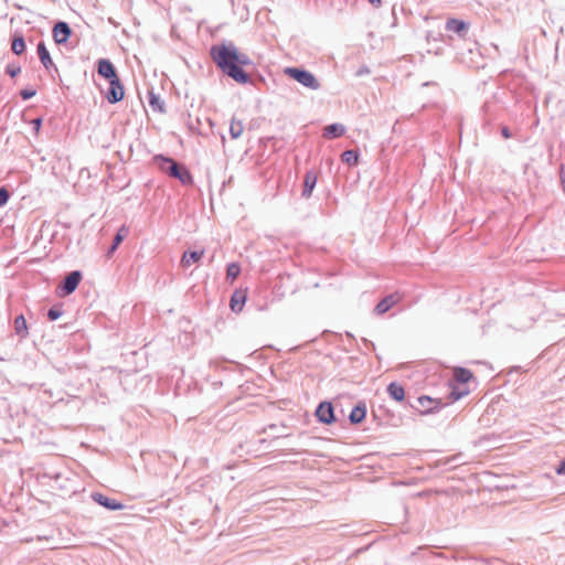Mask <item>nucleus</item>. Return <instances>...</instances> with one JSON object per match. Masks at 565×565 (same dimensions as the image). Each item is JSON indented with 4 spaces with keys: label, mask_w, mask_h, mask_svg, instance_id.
I'll return each instance as SVG.
<instances>
[{
    "label": "nucleus",
    "mask_w": 565,
    "mask_h": 565,
    "mask_svg": "<svg viewBox=\"0 0 565 565\" xmlns=\"http://www.w3.org/2000/svg\"><path fill=\"white\" fill-rule=\"evenodd\" d=\"M284 72L287 76L297 81L305 87H308L313 90L319 89V87H320V83L316 78V76L306 70H300L297 67H287V68H285Z\"/></svg>",
    "instance_id": "nucleus-3"
},
{
    "label": "nucleus",
    "mask_w": 565,
    "mask_h": 565,
    "mask_svg": "<svg viewBox=\"0 0 565 565\" xmlns=\"http://www.w3.org/2000/svg\"><path fill=\"white\" fill-rule=\"evenodd\" d=\"M124 95H125V90H124V86L121 85V83L119 81V77H117L113 81H109V89L106 95L107 100L110 104H115V103L120 102L124 98Z\"/></svg>",
    "instance_id": "nucleus-5"
},
{
    "label": "nucleus",
    "mask_w": 565,
    "mask_h": 565,
    "mask_svg": "<svg viewBox=\"0 0 565 565\" xmlns=\"http://www.w3.org/2000/svg\"><path fill=\"white\" fill-rule=\"evenodd\" d=\"M244 131V125L242 120H237L235 118L232 119L230 125V134L232 138L236 139L242 136Z\"/></svg>",
    "instance_id": "nucleus-20"
},
{
    "label": "nucleus",
    "mask_w": 565,
    "mask_h": 565,
    "mask_svg": "<svg viewBox=\"0 0 565 565\" xmlns=\"http://www.w3.org/2000/svg\"><path fill=\"white\" fill-rule=\"evenodd\" d=\"M501 132H502V136H503L505 139H509V138L511 137V132H510V130H509V128H508V127H503V128L501 129Z\"/></svg>",
    "instance_id": "nucleus-32"
},
{
    "label": "nucleus",
    "mask_w": 565,
    "mask_h": 565,
    "mask_svg": "<svg viewBox=\"0 0 565 565\" xmlns=\"http://www.w3.org/2000/svg\"><path fill=\"white\" fill-rule=\"evenodd\" d=\"M556 472L558 475H565V459L561 462V465L558 466V468L556 469Z\"/></svg>",
    "instance_id": "nucleus-31"
},
{
    "label": "nucleus",
    "mask_w": 565,
    "mask_h": 565,
    "mask_svg": "<svg viewBox=\"0 0 565 565\" xmlns=\"http://www.w3.org/2000/svg\"><path fill=\"white\" fill-rule=\"evenodd\" d=\"M211 56L217 66L237 83L248 81V75L242 67L249 64V58L234 45H215L211 49Z\"/></svg>",
    "instance_id": "nucleus-1"
},
{
    "label": "nucleus",
    "mask_w": 565,
    "mask_h": 565,
    "mask_svg": "<svg viewBox=\"0 0 565 565\" xmlns=\"http://www.w3.org/2000/svg\"><path fill=\"white\" fill-rule=\"evenodd\" d=\"M454 377L459 383H468L472 377L473 374L470 370L465 367H455L454 369Z\"/></svg>",
    "instance_id": "nucleus-17"
},
{
    "label": "nucleus",
    "mask_w": 565,
    "mask_h": 565,
    "mask_svg": "<svg viewBox=\"0 0 565 565\" xmlns=\"http://www.w3.org/2000/svg\"><path fill=\"white\" fill-rule=\"evenodd\" d=\"M154 162L162 172L180 180L183 184L192 182V175L189 170L179 166L173 159L163 156H156Z\"/></svg>",
    "instance_id": "nucleus-2"
},
{
    "label": "nucleus",
    "mask_w": 565,
    "mask_h": 565,
    "mask_svg": "<svg viewBox=\"0 0 565 565\" xmlns=\"http://www.w3.org/2000/svg\"><path fill=\"white\" fill-rule=\"evenodd\" d=\"M82 279V274L79 271H72L68 274L63 284V290L65 295H70L77 288L79 281Z\"/></svg>",
    "instance_id": "nucleus-11"
},
{
    "label": "nucleus",
    "mask_w": 565,
    "mask_h": 565,
    "mask_svg": "<svg viewBox=\"0 0 565 565\" xmlns=\"http://www.w3.org/2000/svg\"><path fill=\"white\" fill-rule=\"evenodd\" d=\"M402 301V295L399 292H393L383 298L374 308V313L382 316L386 313L391 308Z\"/></svg>",
    "instance_id": "nucleus-4"
},
{
    "label": "nucleus",
    "mask_w": 565,
    "mask_h": 565,
    "mask_svg": "<svg viewBox=\"0 0 565 565\" xmlns=\"http://www.w3.org/2000/svg\"><path fill=\"white\" fill-rule=\"evenodd\" d=\"M127 235L128 228L126 226H121L115 235L114 243L107 254L108 257H110L115 253L117 247L121 244V242L126 238Z\"/></svg>",
    "instance_id": "nucleus-18"
},
{
    "label": "nucleus",
    "mask_w": 565,
    "mask_h": 565,
    "mask_svg": "<svg viewBox=\"0 0 565 565\" xmlns=\"http://www.w3.org/2000/svg\"><path fill=\"white\" fill-rule=\"evenodd\" d=\"M14 329L18 334L25 335L28 333L26 320L23 316H18L14 320Z\"/></svg>",
    "instance_id": "nucleus-24"
},
{
    "label": "nucleus",
    "mask_w": 565,
    "mask_h": 565,
    "mask_svg": "<svg viewBox=\"0 0 565 565\" xmlns=\"http://www.w3.org/2000/svg\"><path fill=\"white\" fill-rule=\"evenodd\" d=\"M371 4H373L375 8L381 7L382 0H369Z\"/></svg>",
    "instance_id": "nucleus-35"
},
{
    "label": "nucleus",
    "mask_w": 565,
    "mask_h": 565,
    "mask_svg": "<svg viewBox=\"0 0 565 565\" xmlns=\"http://www.w3.org/2000/svg\"><path fill=\"white\" fill-rule=\"evenodd\" d=\"M47 316L50 320H56L61 316V312L54 309H50Z\"/></svg>",
    "instance_id": "nucleus-28"
},
{
    "label": "nucleus",
    "mask_w": 565,
    "mask_h": 565,
    "mask_svg": "<svg viewBox=\"0 0 565 565\" xmlns=\"http://www.w3.org/2000/svg\"><path fill=\"white\" fill-rule=\"evenodd\" d=\"M316 416L319 422L323 424H332L334 422L333 406L329 402H322L319 404Z\"/></svg>",
    "instance_id": "nucleus-6"
},
{
    "label": "nucleus",
    "mask_w": 565,
    "mask_h": 565,
    "mask_svg": "<svg viewBox=\"0 0 565 565\" xmlns=\"http://www.w3.org/2000/svg\"><path fill=\"white\" fill-rule=\"evenodd\" d=\"M247 299L246 289H237L233 292L230 301V307L234 312H241Z\"/></svg>",
    "instance_id": "nucleus-7"
},
{
    "label": "nucleus",
    "mask_w": 565,
    "mask_h": 565,
    "mask_svg": "<svg viewBox=\"0 0 565 565\" xmlns=\"http://www.w3.org/2000/svg\"><path fill=\"white\" fill-rule=\"evenodd\" d=\"M10 198V194L6 188L0 189V206H3L7 204L8 200Z\"/></svg>",
    "instance_id": "nucleus-27"
},
{
    "label": "nucleus",
    "mask_w": 565,
    "mask_h": 565,
    "mask_svg": "<svg viewBox=\"0 0 565 565\" xmlns=\"http://www.w3.org/2000/svg\"><path fill=\"white\" fill-rule=\"evenodd\" d=\"M94 499L99 504L104 505L105 508L109 510H121L124 505L116 500L109 499L103 494H96L94 495Z\"/></svg>",
    "instance_id": "nucleus-15"
},
{
    "label": "nucleus",
    "mask_w": 565,
    "mask_h": 565,
    "mask_svg": "<svg viewBox=\"0 0 565 565\" xmlns=\"http://www.w3.org/2000/svg\"><path fill=\"white\" fill-rule=\"evenodd\" d=\"M204 255V250L200 252H185L181 258L183 267H190L192 264L198 263Z\"/></svg>",
    "instance_id": "nucleus-14"
},
{
    "label": "nucleus",
    "mask_w": 565,
    "mask_h": 565,
    "mask_svg": "<svg viewBox=\"0 0 565 565\" xmlns=\"http://www.w3.org/2000/svg\"><path fill=\"white\" fill-rule=\"evenodd\" d=\"M366 407L364 404L356 405L350 413V420L353 424H360L365 419Z\"/></svg>",
    "instance_id": "nucleus-16"
},
{
    "label": "nucleus",
    "mask_w": 565,
    "mask_h": 565,
    "mask_svg": "<svg viewBox=\"0 0 565 565\" xmlns=\"http://www.w3.org/2000/svg\"><path fill=\"white\" fill-rule=\"evenodd\" d=\"M318 181L317 171H307L303 179L302 196L309 199Z\"/></svg>",
    "instance_id": "nucleus-9"
},
{
    "label": "nucleus",
    "mask_w": 565,
    "mask_h": 565,
    "mask_svg": "<svg viewBox=\"0 0 565 565\" xmlns=\"http://www.w3.org/2000/svg\"><path fill=\"white\" fill-rule=\"evenodd\" d=\"M561 179H562L563 188H565V168L564 167L561 168Z\"/></svg>",
    "instance_id": "nucleus-33"
},
{
    "label": "nucleus",
    "mask_w": 565,
    "mask_h": 565,
    "mask_svg": "<svg viewBox=\"0 0 565 565\" xmlns=\"http://www.w3.org/2000/svg\"><path fill=\"white\" fill-rule=\"evenodd\" d=\"M387 393L388 395L396 402H403L405 398V390L404 387L398 383H391L387 386Z\"/></svg>",
    "instance_id": "nucleus-13"
},
{
    "label": "nucleus",
    "mask_w": 565,
    "mask_h": 565,
    "mask_svg": "<svg viewBox=\"0 0 565 565\" xmlns=\"http://www.w3.org/2000/svg\"><path fill=\"white\" fill-rule=\"evenodd\" d=\"M150 104L153 105L154 104V98H151L150 99Z\"/></svg>",
    "instance_id": "nucleus-36"
},
{
    "label": "nucleus",
    "mask_w": 565,
    "mask_h": 565,
    "mask_svg": "<svg viewBox=\"0 0 565 565\" xmlns=\"http://www.w3.org/2000/svg\"><path fill=\"white\" fill-rule=\"evenodd\" d=\"M38 54L41 60V63L46 70L51 68L54 65L44 42H40L38 44Z\"/></svg>",
    "instance_id": "nucleus-12"
},
{
    "label": "nucleus",
    "mask_w": 565,
    "mask_h": 565,
    "mask_svg": "<svg viewBox=\"0 0 565 565\" xmlns=\"http://www.w3.org/2000/svg\"><path fill=\"white\" fill-rule=\"evenodd\" d=\"M241 273V267L236 263H232L227 266L226 277L233 282Z\"/></svg>",
    "instance_id": "nucleus-25"
},
{
    "label": "nucleus",
    "mask_w": 565,
    "mask_h": 565,
    "mask_svg": "<svg viewBox=\"0 0 565 565\" xmlns=\"http://www.w3.org/2000/svg\"><path fill=\"white\" fill-rule=\"evenodd\" d=\"M32 124L34 126L35 132L39 134V131L41 129L42 120L40 118H36L32 121Z\"/></svg>",
    "instance_id": "nucleus-30"
},
{
    "label": "nucleus",
    "mask_w": 565,
    "mask_h": 565,
    "mask_svg": "<svg viewBox=\"0 0 565 565\" xmlns=\"http://www.w3.org/2000/svg\"><path fill=\"white\" fill-rule=\"evenodd\" d=\"M341 159L349 166H355L359 162V153L354 150H347L341 154Z\"/></svg>",
    "instance_id": "nucleus-23"
},
{
    "label": "nucleus",
    "mask_w": 565,
    "mask_h": 565,
    "mask_svg": "<svg viewBox=\"0 0 565 565\" xmlns=\"http://www.w3.org/2000/svg\"><path fill=\"white\" fill-rule=\"evenodd\" d=\"M344 134V128L341 125L332 124L323 129V136L327 138L340 137Z\"/></svg>",
    "instance_id": "nucleus-19"
},
{
    "label": "nucleus",
    "mask_w": 565,
    "mask_h": 565,
    "mask_svg": "<svg viewBox=\"0 0 565 565\" xmlns=\"http://www.w3.org/2000/svg\"><path fill=\"white\" fill-rule=\"evenodd\" d=\"M34 95H35L34 90H22L21 92V97L23 99H29V98L33 97Z\"/></svg>",
    "instance_id": "nucleus-29"
},
{
    "label": "nucleus",
    "mask_w": 565,
    "mask_h": 565,
    "mask_svg": "<svg viewBox=\"0 0 565 565\" xmlns=\"http://www.w3.org/2000/svg\"><path fill=\"white\" fill-rule=\"evenodd\" d=\"M71 35V29L65 22H58L53 28V38L57 44L67 42Z\"/></svg>",
    "instance_id": "nucleus-8"
},
{
    "label": "nucleus",
    "mask_w": 565,
    "mask_h": 565,
    "mask_svg": "<svg viewBox=\"0 0 565 565\" xmlns=\"http://www.w3.org/2000/svg\"><path fill=\"white\" fill-rule=\"evenodd\" d=\"M467 394H468V391H463V392H460V393L452 392V395H456L455 399H458V398H460V397H462L463 395H467Z\"/></svg>",
    "instance_id": "nucleus-34"
},
{
    "label": "nucleus",
    "mask_w": 565,
    "mask_h": 565,
    "mask_svg": "<svg viewBox=\"0 0 565 565\" xmlns=\"http://www.w3.org/2000/svg\"><path fill=\"white\" fill-rule=\"evenodd\" d=\"M11 50L17 55H21L25 51V42L22 35H17L13 38Z\"/></svg>",
    "instance_id": "nucleus-21"
},
{
    "label": "nucleus",
    "mask_w": 565,
    "mask_h": 565,
    "mask_svg": "<svg viewBox=\"0 0 565 565\" xmlns=\"http://www.w3.org/2000/svg\"><path fill=\"white\" fill-rule=\"evenodd\" d=\"M467 25L463 21L457 20V19H450L446 23V29L448 31L459 33L463 30H466Z\"/></svg>",
    "instance_id": "nucleus-22"
},
{
    "label": "nucleus",
    "mask_w": 565,
    "mask_h": 565,
    "mask_svg": "<svg viewBox=\"0 0 565 565\" xmlns=\"http://www.w3.org/2000/svg\"><path fill=\"white\" fill-rule=\"evenodd\" d=\"M6 72L11 77H15L21 73V67L19 65L10 64L7 66Z\"/></svg>",
    "instance_id": "nucleus-26"
},
{
    "label": "nucleus",
    "mask_w": 565,
    "mask_h": 565,
    "mask_svg": "<svg viewBox=\"0 0 565 565\" xmlns=\"http://www.w3.org/2000/svg\"><path fill=\"white\" fill-rule=\"evenodd\" d=\"M97 72L102 77L108 81H113L118 77L111 62L105 58L99 60Z\"/></svg>",
    "instance_id": "nucleus-10"
}]
</instances>
